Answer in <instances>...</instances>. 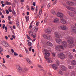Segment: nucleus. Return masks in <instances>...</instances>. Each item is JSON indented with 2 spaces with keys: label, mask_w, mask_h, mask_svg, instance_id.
Here are the masks:
<instances>
[{
  "label": "nucleus",
  "mask_w": 76,
  "mask_h": 76,
  "mask_svg": "<svg viewBox=\"0 0 76 76\" xmlns=\"http://www.w3.org/2000/svg\"><path fill=\"white\" fill-rule=\"evenodd\" d=\"M55 36L57 38L56 39V41L57 43L62 45V46L60 45V46H56V50H57V51H60L61 48L64 50V47H67V43L66 42L62 40L61 39H59L61 38V35L60 34V33H57V32H55Z\"/></svg>",
  "instance_id": "1"
},
{
  "label": "nucleus",
  "mask_w": 76,
  "mask_h": 76,
  "mask_svg": "<svg viewBox=\"0 0 76 76\" xmlns=\"http://www.w3.org/2000/svg\"><path fill=\"white\" fill-rule=\"evenodd\" d=\"M45 53V58L46 60H48V63H53V59L51 58H48L50 55V53H49V51L47 49H45L44 50Z\"/></svg>",
  "instance_id": "2"
},
{
  "label": "nucleus",
  "mask_w": 76,
  "mask_h": 76,
  "mask_svg": "<svg viewBox=\"0 0 76 76\" xmlns=\"http://www.w3.org/2000/svg\"><path fill=\"white\" fill-rule=\"evenodd\" d=\"M66 38H67V39H69L67 41V42L68 44H69L68 45V47H69V48H71V47H73L75 46L73 41L72 40L73 38L72 37L70 36H68V37H66Z\"/></svg>",
  "instance_id": "3"
},
{
  "label": "nucleus",
  "mask_w": 76,
  "mask_h": 76,
  "mask_svg": "<svg viewBox=\"0 0 76 76\" xmlns=\"http://www.w3.org/2000/svg\"><path fill=\"white\" fill-rule=\"evenodd\" d=\"M1 43L2 45H4V46L5 47H8L9 46V44L6 41H1Z\"/></svg>",
  "instance_id": "4"
},
{
  "label": "nucleus",
  "mask_w": 76,
  "mask_h": 76,
  "mask_svg": "<svg viewBox=\"0 0 76 76\" xmlns=\"http://www.w3.org/2000/svg\"><path fill=\"white\" fill-rule=\"evenodd\" d=\"M68 14H69L70 16L71 17H73L75 16V14L76 15V11H74V13H73L72 12H70V11H68L67 12Z\"/></svg>",
  "instance_id": "5"
},
{
  "label": "nucleus",
  "mask_w": 76,
  "mask_h": 76,
  "mask_svg": "<svg viewBox=\"0 0 76 76\" xmlns=\"http://www.w3.org/2000/svg\"><path fill=\"white\" fill-rule=\"evenodd\" d=\"M66 3L67 5L69 6H73V5L75 4V3L70 1H67Z\"/></svg>",
  "instance_id": "6"
},
{
  "label": "nucleus",
  "mask_w": 76,
  "mask_h": 76,
  "mask_svg": "<svg viewBox=\"0 0 76 76\" xmlns=\"http://www.w3.org/2000/svg\"><path fill=\"white\" fill-rule=\"evenodd\" d=\"M58 57L61 59H64L65 58L64 54L63 53H60L58 55Z\"/></svg>",
  "instance_id": "7"
},
{
  "label": "nucleus",
  "mask_w": 76,
  "mask_h": 76,
  "mask_svg": "<svg viewBox=\"0 0 76 76\" xmlns=\"http://www.w3.org/2000/svg\"><path fill=\"white\" fill-rule=\"evenodd\" d=\"M57 15L58 17H60L61 18H63L64 17V15L61 12H58L57 14Z\"/></svg>",
  "instance_id": "8"
},
{
  "label": "nucleus",
  "mask_w": 76,
  "mask_h": 76,
  "mask_svg": "<svg viewBox=\"0 0 76 76\" xmlns=\"http://www.w3.org/2000/svg\"><path fill=\"white\" fill-rule=\"evenodd\" d=\"M65 7L68 10H76V7H72L66 5L65 6Z\"/></svg>",
  "instance_id": "9"
},
{
  "label": "nucleus",
  "mask_w": 76,
  "mask_h": 76,
  "mask_svg": "<svg viewBox=\"0 0 76 76\" xmlns=\"http://www.w3.org/2000/svg\"><path fill=\"white\" fill-rule=\"evenodd\" d=\"M58 28L59 29H61L63 30H66L67 29V27L65 25H63L62 26H58Z\"/></svg>",
  "instance_id": "10"
},
{
  "label": "nucleus",
  "mask_w": 76,
  "mask_h": 76,
  "mask_svg": "<svg viewBox=\"0 0 76 76\" xmlns=\"http://www.w3.org/2000/svg\"><path fill=\"white\" fill-rule=\"evenodd\" d=\"M45 44L48 46L50 47H52L53 46V44L49 41H47L45 42Z\"/></svg>",
  "instance_id": "11"
},
{
  "label": "nucleus",
  "mask_w": 76,
  "mask_h": 76,
  "mask_svg": "<svg viewBox=\"0 0 76 76\" xmlns=\"http://www.w3.org/2000/svg\"><path fill=\"white\" fill-rule=\"evenodd\" d=\"M51 32V29L50 28L48 29L47 28L45 31V32L47 33V34H50Z\"/></svg>",
  "instance_id": "12"
},
{
  "label": "nucleus",
  "mask_w": 76,
  "mask_h": 76,
  "mask_svg": "<svg viewBox=\"0 0 76 76\" xmlns=\"http://www.w3.org/2000/svg\"><path fill=\"white\" fill-rule=\"evenodd\" d=\"M16 67V69L18 72H21L22 71V69H21V68L20 67V66L17 65Z\"/></svg>",
  "instance_id": "13"
},
{
  "label": "nucleus",
  "mask_w": 76,
  "mask_h": 76,
  "mask_svg": "<svg viewBox=\"0 0 76 76\" xmlns=\"http://www.w3.org/2000/svg\"><path fill=\"white\" fill-rule=\"evenodd\" d=\"M53 69L54 70H57V66L56 64H53L52 65Z\"/></svg>",
  "instance_id": "14"
},
{
  "label": "nucleus",
  "mask_w": 76,
  "mask_h": 76,
  "mask_svg": "<svg viewBox=\"0 0 76 76\" xmlns=\"http://www.w3.org/2000/svg\"><path fill=\"white\" fill-rule=\"evenodd\" d=\"M61 22L62 23H64L65 24V23H66V20H64V18H62L61 20Z\"/></svg>",
  "instance_id": "15"
},
{
  "label": "nucleus",
  "mask_w": 76,
  "mask_h": 76,
  "mask_svg": "<svg viewBox=\"0 0 76 76\" xmlns=\"http://www.w3.org/2000/svg\"><path fill=\"white\" fill-rule=\"evenodd\" d=\"M72 29L74 33L76 34V27L75 26L73 27Z\"/></svg>",
  "instance_id": "16"
},
{
  "label": "nucleus",
  "mask_w": 76,
  "mask_h": 76,
  "mask_svg": "<svg viewBox=\"0 0 76 76\" xmlns=\"http://www.w3.org/2000/svg\"><path fill=\"white\" fill-rule=\"evenodd\" d=\"M61 69L63 71H66L67 70V68L64 66H62Z\"/></svg>",
  "instance_id": "17"
},
{
  "label": "nucleus",
  "mask_w": 76,
  "mask_h": 76,
  "mask_svg": "<svg viewBox=\"0 0 76 76\" xmlns=\"http://www.w3.org/2000/svg\"><path fill=\"white\" fill-rule=\"evenodd\" d=\"M59 21V19L58 18H55L53 20L54 23H57Z\"/></svg>",
  "instance_id": "18"
},
{
  "label": "nucleus",
  "mask_w": 76,
  "mask_h": 76,
  "mask_svg": "<svg viewBox=\"0 0 76 76\" xmlns=\"http://www.w3.org/2000/svg\"><path fill=\"white\" fill-rule=\"evenodd\" d=\"M71 64L72 65H74L75 66L76 64V61L75 60H73L71 62Z\"/></svg>",
  "instance_id": "19"
},
{
  "label": "nucleus",
  "mask_w": 76,
  "mask_h": 76,
  "mask_svg": "<svg viewBox=\"0 0 76 76\" xmlns=\"http://www.w3.org/2000/svg\"><path fill=\"white\" fill-rule=\"evenodd\" d=\"M32 29L35 32H37L38 30V28H36L35 27H33Z\"/></svg>",
  "instance_id": "20"
},
{
  "label": "nucleus",
  "mask_w": 76,
  "mask_h": 76,
  "mask_svg": "<svg viewBox=\"0 0 76 76\" xmlns=\"http://www.w3.org/2000/svg\"><path fill=\"white\" fill-rule=\"evenodd\" d=\"M28 34L29 36L32 37V36H33V34H34V32L31 31H29L28 32Z\"/></svg>",
  "instance_id": "21"
},
{
  "label": "nucleus",
  "mask_w": 76,
  "mask_h": 76,
  "mask_svg": "<svg viewBox=\"0 0 76 76\" xmlns=\"http://www.w3.org/2000/svg\"><path fill=\"white\" fill-rule=\"evenodd\" d=\"M47 39L48 40H49V41H51V40H52V37H51L50 35H48V38Z\"/></svg>",
  "instance_id": "22"
},
{
  "label": "nucleus",
  "mask_w": 76,
  "mask_h": 76,
  "mask_svg": "<svg viewBox=\"0 0 76 76\" xmlns=\"http://www.w3.org/2000/svg\"><path fill=\"white\" fill-rule=\"evenodd\" d=\"M48 35H47V34H44L43 35V37L45 38L46 39H47L48 38Z\"/></svg>",
  "instance_id": "23"
},
{
  "label": "nucleus",
  "mask_w": 76,
  "mask_h": 76,
  "mask_svg": "<svg viewBox=\"0 0 76 76\" xmlns=\"http://www.w3.org/2000/svg\"><path fill=\"white\" fill-rule=\"evenodd\" d=\"M59 74H60V75H63V71H62L61 69H60L59 70Z\"/></svg>",
  "instance_id": "24"
},
{
  "label": "nucleus",
  "mask_w": 76,
  "mask_h": 76,
  "mask_svg": "<svg viewBox=\"0 0 76 76\" xmlns=\"http://www.w3.org/2000/svg\"><path fill=\"white\" fill-rule=\"evenodd\" d=\"M16 25L17 27L19 26V20H17L16 22Z\"/></svg>",
  "instance_id": "25"
},
{
  "label": "nucleus",
  "mask_w": 76,
  "mask_h": 76,
  "mask_svg": "<svg viewBox=\"0 0 76 76\" xmlns=\"http://www.w3.org/2000/svg\"><path fill=\"white\" fill-rule=\"evenodd\" d=\"M55 62L56 63V64H57V65H58H58L59 64V61H58V60H56L55 61Z\"/></svg>",
  "instance_id": "26"
},
{
  "label": "nucleus",
  "mask_w": 76,
  "mask_h": 76,
  "mask_svg": "<svg viewBox=\"0 0 76 76\" xmlns=\"http://www.w3.org/2000/svg\"><path fill=\"white\" fill-rule=\"evenodd\" d=\"M26 22H28V20H29V16L28 15L26 16Z\"/></svg>",
  "instance_id": "27"
},
{
  "label": "nucleus",
  "mask_w": 76,
  "mask_h": 76,
  "mask_svg": "<svg viewBox=\"0 0 76 76\" xmlns=\"http://www.w3.org/2000/svg\"><path fill=\"white\" fill-rule=\"evenodd\" d=\"M6 4H7V5H11V3L9 2L8 1H6L5 2Z\"/></svg>",
  "instance_id": "28"
},
{
  "label": "nucleus",
  "mask_w": 76,
  "mask_h": 76,
  "mask_svg": "<svg viewBox=\"0 0 76 76\" xmlns=\"http://www.w3.org/2000/svg\"><path fill=\"white\" fill-rule=\"evenodd\" d=\"M25 49L26 52V53L27 54H29V52H28V49L26 48H25Z\"/></svg>",
  "instance_id": "29"
},
{
  "label": "nucleus",
  "mask_w": 76,
  "mask_h": 76,
  "mask_svg": "<svg viewBox=\"0 0 76 76\" xmlns=\"http://www.w3.org/2000/svg\"><path fill=\"white\" fill-rule=\"evenodd\" d=\"M28 45L29 47H30L32 45V43H31V42H29L28 43Z\"/></svg>",
  "instance_id": "30"
},
{
  "label": "nucleus",
  "mask_w": 76,
  "mask_h": 76,
  "mask_svg": "<svg viewBox=\"0 0 76 76\" xmlns=\"http://www.w3.org/2000/svg\"><path fill=\"white\" fill-rule=\"evenodd\" d=\"M51 13H52L53 15H56V12H55V11H54L53 10H52L51 11Z\"/></svg>",
  "instance_id": "31"
},
{
  "label": "nucleus",
  "mask_w": 76,
  "mask_h": 76,
  "mask_svg": "<svg viewBox=\"0 0 76 76\" xmlns=\"http://www.w3.org/2000/svg\"><path fill=\"white\" fill-rule=\"evenodd\" d=\"M73 68H74V67L73 66H70L69 67V69H73Z\"/></svg>",
  "instance_id": "32"
},
{
  "label": "nucleus",
  "mask_w": 76,
  "mask_h": 76,
  "mask_svg": "<svg viewBox=\"0 0 76 76\" xmlns=\"http://www.w3.org/2000/svg\"><path fill=\"white\" fill-rule=\"evenodd\" d=\"M26 37L27 38V39H29L30 40H32V39L30 38V37H29L28 35H27Z\"/></svg>",
  "instance_id": "33"
},
{
  "label": "nucleus",
  "mask_w": 76,
  "mask_h": 76,
  "mask_svg": "<svg viewBox=\"0 0 76 76\" xmlns=\"http://www.w3.org/2000/svg\"><path fill=\"white\" fill-rule=\"evenodd\" d=\"M3 48H1L0 46V52L1 53L3 52Z\"/></svg>",
  "instance_id": "34"
},
{
  "label": "nucleus",
  "mask_w": 76,
  "mask_h": 76,
  "mask_svg": "<svg viewBox=\"0 0 76 76\" xmlns=\"http://www.w3.org/2000/svg\"><path fill=\"white\" fill-rule=\"evenodd\" d=\"M24 70H25V71H26V72H28V70H29V69H28V68H25L24 69Z\"/></svg>",
  "instance_id": "35"
},
{
  "label": "nucleus",
  "mask_w": 76,
  "mask_h": 76,
  "mask_svg": "<svg viewBox=\"0 0 76 76\" xmlns=\"http://www.w3.org/2000/svg\"><path fill=\"white\" fill-rule=\"evenodd\" d=\"M52 55L53 57H56V53H55L54 52L52 53Z\"/></svg>",
  "instance_id": "36"
},
{
  "label": "nucleus",
  "mask_w": 76,
  "mask_h": 76,
  "mask_svg": "<svg viewBox=\"0 0 76 76\" xmlns=\"http://www.w3.org/2000/svg\"><path fill=\"white\" fill-rule=\"evenodd\" d=\"M71 76H75V73L73 72H72L71 75Z\"/></svg>",
  "instance_id": "37"
},
{
  "label": "nucleus",
  "mask_w": 76,
  "mask_h": 76,
  "mask_svg": "<svg viewBox=\"0 0 76 76\" xmlns=\"http://www.w3.org/2000/svg\"><path fill=\"white\" fill-rule=\"evenodd\" d=\"M28 63L30 64H32V61H31V60H30V61H28Z\"/></svg>",
  "instance_id": "38"
},
{
  "label": "nucleus",
  "mask_w": 76,
  "mask_h": 76,
  "mask_svg": "<svg viewBox=\"0 0 76 76\" xmlns=\"http://www.w3.org/2000/svg\"><path fill=\"white\" fill-rule=\"evenodd\" d=\"M28 63L30 64H32V61H31V60H30V61H28Z\"/></svg>",
  "instance_id": "39"
},
{
  "label": "nucleus",
  "mask_w": 76,
  "mask_h": 76,
  "mask_svg": "<svg viewBox=\"0 0 76 76\" xmlns=\"http://www.w3.org/2000/svg\"><path fill=\"white\" fill-rule=\"evenodd\" d=\"M12 14L14 16L16 15V12L14 11V10H13V11L12 12Z\"/></svg>",
  "instance_id": "40"
},
{
  "label": "nucleus",
  "mask_w": 76,
  "mask_h": 76,
  "mask_svg": "<svg viewBox=\"0 0 76 76\" xmlns=\"http://www.w3.org/2000/svg\"><path fill=\"white\" fill-rule=\"evenodd\" d=\"M14 54L15 56H18V53L16 52H14Z\"/></svg>",
  "instance_id": "41"
},
{
  "label": "nucleus",
  "mask_w": 76,
  "mask_h": 76,
  "mask_svg": "<svg viewBox=\"0 0 76 76\" xmlns=\"http://www.w3.org/2000/svg\"><path fill=\"white\" fill-rule=\"evenodd\" d=\"M26 61H27V63H28V62L29 61L30 59H29V58H26Z\"/></svg>",
  "instance_id": "42"
},
{
  "label": "nucleus",
  "mask_w": 76,
  "mask_h": 76,
  "mask_svg": "<svg viewBox=\"0 0 76 76\" xmlns=\"http://www.w3.org/2000/svg\"><path fill=\"white\" fill-rule=\"evenodd\" d=\"M57 3V0H56L55 1V2L53 3V4H56Z\"/></svg>",
  "instance_id": "43"
},
{
  "label": "nucleus",
  "mask_w": 76,
  "mask_h": 76,
  "mask_svg": "<svg viewBox=\"0 0 76 76\" xmlns=\"http://www.w3.org/2000/svg\"><path fill=\"white\" fill-rule=\"evenodd\" d=\"M51 4H49L48 5V7H51Z\"/></svg>",
  "instance_id": "44"
},
{
  "label": "nucleus",
  "mask_w": 76,
  "mask_h": 76,
  "mask_svg": "<svg viewBox=\"0 0 76 76\" xmlns=\"http://www.w3.org/2000/svg\"><path fill=\"white\" fill-rule=\"evenodd\" d=\"M36 35H37V34H36V33H35L33 36V38H35V37H36Z\"/></svg>",
  "instance_id": "45"
},
{
  "label": "nucleus",
  "mask_w": 76,
  "mask_h": 76,
  "mask_svg": "<svg viewBox=\"0 0 76 76\" xmlns=\"http://www.w3.org/2000/svg\"><path fill=\"white\" fill-rule=\"evenodd\" d=\"M2 28L4 29V28H5V24H3Z\"/></svg>",
  "instance_id": "46"
},
{
  "label": "nucleus",
  "mask_w": 76,
  "mask_h": 76,
  "mask_svg": "<svg viewBox=\"0 0 76 76\" xmlns=\"http://www.w3.org/2000/svg\"><path fill=\"white\" fill-rule=\"evenodd\" d=\"M32 25H30L29 27V28L31 29V28H32Z\"/></svg>",
  "instance_id": "47"
},
{
  "label": "nucleus",
  "mask_w": 76,
  "mask_h": 76,
  "mask_svg": "<svg viewBox=\"0 0 76 76\" xmlns=\"http://www.w3.org/2000/svg\"><path fill=\"white\" fill-rule=\"evenodd\" d=\"M39 22H38L36 23V26H38V25H39Z\"/></svg>",
  "instance_id": "48"
},
{
  "label": "nucleus",
  "mask_w": 76,
  "mask_h": 76,
  "mask_svg": "<svg viewBox=\"0 0 76 76\" xmlns=\"http://www.w3.org/2000/svg\"><path fill=\"white\" fill-rule=\"evenodd\" d=\"M37 66L38 67L42 68V66L41 65H37Z\"/></svg>",
  "instance_id": "49"
},
{
  "label": "nucleus",
  "mask_w": 76,
  "mask_h": 76,
  "mask_svg": "<svg viewBox=\"0 0 76 76\" xmlns=\"http://www.w3.org/2000/svg\"><path fill=\"white\" fill-rule=\"evenodd\" d=\"M11 51L12 53H14V50H13V49H11Z\"/></svg>",
  "instance_id": "50"
},
{
  "label": "nucleus",
  "mask_w": 76,
  "mask_h": 76,
  "mask_svg": "<svg viewBox=\"0 0 76 76\" xmlns=\"http://www.w3.org/2000/svg\"><path fill=\"white\" fill-rule=\"evenodd\" d=\"M47 19H46V18H45V20L44 21V23H46V22H47Z\"/></svg>",
  "instance_id": "51"
},
{
  "label": "nucleus",
  "mask_w": 76,
  "mask_h": 76,
  "mask_svg": "<svg viewBox=\"0 0 76 76\" xmlns=\"http://www.w3.org/2000/svg\"><path fill=\"white\" fill-rule=\"evenodd\" d=\"M3 63H6V61H5V60H4V58H3Z\"/></svg>",
  "instance_id": "52"
},
{
  "label": "nucleus",
  "mask_w": 76,
  "mask_h": 76,
  "mask_svg": "<svg viewBox=\"0 0 76 76\" xmlns=\"http://www.w3.org/2000/svg\"><path fill=\"white\" fill-rule=\"evenodd\" d=\"M32 50V48L31 47H30L29 48V51H31Z\"/></svg>",
  "instance_id": "53"
},
{
  "label": "nucleus",
  "mask_w": 76,
  "mask_h": 76,
  "mask_svg": "<svg viewBox=\"0 0 76 76\" xmlns=\"http://www.w3.org/2000/svg\"><path fill=\"white\" fill-rule=\"evenodd\" d=\"M5 38L6 39H9V38H8V37H7V36H5Z\"/></svg>",
  "instance_id": "54"
},
{
  "label": "nucleus",
  "mask_w": 76,
  "mask_h": 76,
  "mask_svg": "<svg viewBox=\"0 0 76 76\" xmlns=\"http://www.w3.org/2000/svg\"><path fill=\"white\" fill-rule=\"evenodd\" d=\"M68 56H69L72 55V54H71V53H68Z\"/></svg>",
  "instance_id": "55"
},
{
  "label": "nucleus",
  "mask_w": 76,
  "mask_h": 76,
  "mask_svg": "<svg viewBox=\"0 0 76 76\" xmlns=\"http://www.w3.org/2000/svg\"><path fill=\"white\" fill-rule=\"evenodd\" d=\"M69 57L70 58H72L73 57V55H71L69 56Z\"/></svg>",
  "instance_id": "56"
},
{
  "label": "nucleus",
  "mask_w": 76,
  "mask_h": 76,
  "mask_svg": "<svg viewBox=\"0 0 76 76\" xmlns=\"http://www.w3.org/2000/svg\"><path fill=\"white\" fill-rule=\"evenodd\" d=\"M6 12L7 14H9V11H8V10H6Z\"/></svg>",
  "instance_id": "57"
},
{
  "label": "nucleus",
  "mask_w": 76,
  "mask_h": 76,
  "mask_svg": "<svg viewBox=\"0 0 76 76\" xmlns=\"http://www.w3.org/2000/svg\"><path fill=\"white\" fill-rule=\"evenodd\" d=\"M31 10H34V9H35L34 8V7L32 6L31 7Z\"/></svg>",
  "instance_id": "58"
},
{
  "label": "nucleus",
  "mask_w": 76,
  "mask_h": 76,
  "mask_svg": "<svg viewBox=\"0 0 76 76\" xmlns=\"http://www.w3.org/2000/svg\"><path fill=\"white\" fill-rule=\"evenodd\" d=\"M6 57L7 58H9V57H10V56L7 55L6 56Z\"/></svg>",
  "instance_id": "59"
},
{
  "label": "nucleus",
  "mask_w": 76,
  "mask_h": 76,
  "mask_svg": "<svg viewBox=\"0 0 76 76\" xmlns=\"http://www.w3.org/2000/svg\"><path fill=\"white\" fill-rule=\"evenodd\" d=\"M36 12L34 13V14L35 15H37V12H38V10H35Z\"/></svg>",
  "instance_id": "60"
},
{
  "label": "nucleus",
  "mask_w": 76,
  "mask_h": 76,
  "mask_svg": "<svg viewBox=\"0 0 76 76\" xmlns=\"http://www.w3.org/2000/svg\"><path fill=\"white\" fill-rule=\"evenodd\" d=\"M19 57H23V56L21 54H20L19 55Z\"/></svg>",
  "instance_id": "61"
},
{
  "label": "nucleus",
  "mask_w": 76,
  "mask_h": 76,
  "mask_svg": "<svg viewBox=\"0 0 76 76\" xmlns=\"http://www.w3.org/2000/svg\"><path fill=\"white\" fill-rule=\"evenodd\" d=\"M12 37H13V38H14V39H15V36H14V35H12Z\"/></svg>",
  "instance_id": "62"
},
{
  "label": "nucleus",
  "mask_w": 76,
  "mask_h": 76,
  "mask_svg": "<svg viewBox=\"0 0 76 76\" xmlns=\"http://www.w3.org/2000/svg\"><path fill=\"white\" fill-rule=\"evenodd\" d=\"M33 6H35V2H34L33 4Z\"/></svg>",
  "instance_id": "63"
},
{
  "label": "nucleus",
  "mask_w": 76,
  "mask_h": 76,
  "mask_svg": "<svg viewBox=\"0 0 76 76\" xmlns=\"http://www.w3.org/2000/svg\"><path fill=\"white\" fill-rule=\"evenodd\" d=\"M48 74H49V75L50 76H51L52 75V74H51V73H48Z\"/></svg>",
  "instance_id": "64"
}]
</instances>
